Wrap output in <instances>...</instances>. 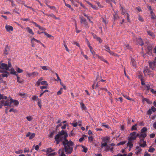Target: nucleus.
Wrapping results in <instances>:
<instances>
[{"mask_svg":"<svg viewBox=\"0 0 156 156\" xmlns=\"http://www.w3.org/2000/svg\"><path fill=\"white\" fill-rule=\"evenodd\" d=\"M80 105L81 107L83 110H86L87 108L85 106V105L83 104V102H81L80 103Z\"/></svg>","mask_w":156,"mask_h":156,"instance_id":"nucleus-22","label":"nucleus"},{"mask_svg":"<svg viewBox=\"0 0 156 156\" xmlns=\"http://www.w3.org/2000/svg\"><path fill=\"white\" fill-rule=\"evenodd\" d=\"M105 147L106 148L105 151H108L109 150L110 147L109 146H108L107 144V145Z\"/></svg>","mask_w":156,"mask_h":156,"instance_id":"nucleus-53","label":"nucleus"},{"mask_svg":"<svg viewBox=\"0 0 156 156\" xmlns=\"http://www.w3.org/2000/svg\"><path fill=\"white\" fill-rule=\"evenodd\" d=\"M137 125V124H135V125L133 126L131 128V130L133 131L134 130H136L137 128L136 127Z\"/></svg>","mask_w":156,"mask_h":156,"instance_id":"nucleus-41","label":"nucleus"},{"mask_svg":"<svg viewBox=\"0 0 156 156\" xmlns=\"http://www.w3.org/2000/svg\"><path fill=\"white\" fill-rule=\"evenodd\" d=\"M9 49V47L8 45H6L5 49L3 50V54L4 55H6L8 54Z\"/></svg>","mask_w":156,"mask_h":156,"instance_id":"nucleus-12","label":"nucleus"},{"mask_svg":"<svg viewBox=\"0 0 156 156\" xmlns=\"http://www.w3.org/2000/svg\"><path fill=\"white\" fill-rule=\"evenodd\" d=\"M147 134L145 133H142L140 134V138H145L147 136Z\"/></svg>","mask_w":156,"mask_h":156,"instance_id":"nucleus-26","label":"nucleus"},{"mask_svg":"<svg viewBox=\"0 0 156 156\" xmlns=\"http://www.w3.org/2000/svg\"><path fill=\"white\" fill-rule=\"evenodd\" d=\"M136 42L139 45L142 46L144 44V43L141 38H139L136 39Z\"/></svg>","mask_w":156,"mask_h":156,"instance_id":"nucleus-14","label":"nucleus"},{"mask_svg":"<svg viewBox=\"0 0 156 156\" xmlns=\"http://www.w3.org/2000/svg\"><path fill=\"white\" fill-rule=\"evenodd\" d=\"M83 14L84 16L87 17V19L91 23H92V22L91 21H90V17L88 16L85 13H83Z\"/></svg>","mask_w":156,"mask_h":156,"instance_id":"nucleus-49","label":"nucleus"},{"mask_svg":"<svg viewBox=\"0 0 156 156\" xmlns=\"http://www.w3.org/2000/svg\"><path fill=\"white\" fill-rule=\"evenodd\" d=\"M147 32L148 34L152 38H154L155 37V35L153 33L150 31H148Z\"/></svg>","mask_w":156,"mask_h":156,"instance_id":"nucleus-19","label":"nucleus"},{"mask_svg":"<svg viewBox=\"0 0 156 156\" xmlns=\"http://www.w3.org/2000/svg\"><path fill=\"white\" fill-rule=\"evenodd\" d=\"M90 52L92 53L93 55V56L94 57V58L96 57L97 56L98 57H99V56H98L97 55L95 54V52H94V51L93 50V49H91V51H90Z\"/></svg>","mask_w":156,"mask_h":156,"instance_id":"nucleus-36","label":"nucleus"},{"mask_svg":"<svg viewBox=\"0 0 156 156\" xmlns=\"http://www.w3.org/2000/svg\"><path fill=\"white\" fill-rule=\"evenodd\" d=\"M142 100H143V101H145L148 104H151V101H150L149 99H147V98H143Z\"/></svg>","mask_w":156,"mask_h":156,"instance_id":"nucleus-30","label":"nucleus"},{"mask_svg":"<svg viewBox=\"0 0 156 156\" xmlns=\"http://www.w3.org/2000/svg\"><path fill=\"white\" fill-rule=\"evenodd\" d=\"M127 142L126 141H124L118 143L117 144V146H119L121 145H123L125 144Z\"/></svg>","mask_w":156,"mask_h":156,"instance_id":"nucleus-33","label":"nucleus"},{"mask_svg":"<svg viewBox=\"0 0 156 156\" xmlns=\"http://www.w3.org/2000/svg\"><path fill=\"white\" fill-rule=\"evenodd\" d=\"M74 135L73 133V131L72 130L70 133L69 134V136H73Z\"/></svg>","mask_w":156,"mask_h":156,"instance_id":"nucleus-52","label":"nucleus"},{"mask_svg":"<svg viewBox=\"0 0 156 156\" xmlns=\"http://www.w3.org/2000/svg\"><path fill=\"white\" fill-rule=\"evenodd\" d=\"M38 98V97L36 95H34L33 96L32 98V99L33 100H35Z\"/></svg>","mask_w":156,"mask_h":156,"instance_id":"nucleus-59","label":"nucleus"},{"mask_svg":"<svg viewBox=\"0 0 156 156\" xmlns=\"http://www.w3.org/2000/svg\"><path fill=\"white\" fill-rule=\"evenodd\" d=\"M152 111L151 109H149V110L147 112V115H151L152 113Z\"/></svg>","mask_w":156,"mask_h":156,"instance_id":"nucleus-58","label":"nucleus"},{"mask_svg":"<svg viewBox=\"0 0 156 156\" xmlns=\"http://www.w3.org/2000/svg\"><path fill=\"white\" fill-rule=\"evenodd\" d=\"M17 76V81L19 83H22L23 82V79L22 78H20V77L18 76V75Z\"/></svg>","mask_w":156,"mask_h":156,"instance_id":"nucleus-20","label":"nucleus"},{"mask_svg":"<svg viewBox=\"0 0 156 156\" xmlns=\"http://www.w3.org/2000/svg\"><path fill=\"white\" fill-rule=\"evenodd\" d=\"M121 10H122V14L124 15H126V13L127 12H126V11L122 7H121Z\"/></svg>","mask_w":156,"mask_h":156,"instance_id":"nucleus-27","label":"nucleus"},{"mask_svg":"<svg viewBox=\"0 0 156 156\" xmlns=\"http://www.w3.org/2000/svg\"><path fill=\"white\" fill-rule=\"evenodd\" d=\"M136 133L135 132H134L130 133V136L128 137V140L129 141H133L136 139Z\"/></svg>","mask_w":156,"mask_h":156,"instance_id":"nucleus-5","label":"nucleus"},{"mask_svg":"<svg viewBox=\"0 0 156 156\" xmlns=\"http://www.w3.org/2000/svg\"><path fill=\"white\" fill-rule=\"evenodd\" d=\"M88 139L90 140V141H92L93 140V137L91 136H90L88 137Z\"/></svg>","mask_w":156,"mask_h":156,"instance_id":"nucleus-55","label":"nucleus"},{"mask_svg":"<svg viewBox=\"0 0 156 156\" xmlns=\"http://www.w3.org/2000/svg\"><path fill=\"white\" fill-rule=\"evenodd\" d=\"M10 73L11 74H13L14 75H15L16 76L17 75V73L16 72L15 70H14V69L13 68H11V72H10Z\"/></svg>","mask_w":156,"mask_h":156,"instance_id":"nucleus-25","label":"nucleus"},{"mask_svg":"<svg viewBox=\"0 0 156 156\" xmlns=\"http://www.w3.org/2000/svg\"><path fill=\"white\" fill-rule=\"evenodd\" d=\"M11 3V5L12 6H15V4H14V2L13 0H8Z\"/></svg>","mask_w":156,"mask_h":156,"instance_id":"nucleus-56","label":"nucleus"},{"mask_svg":"<svg viewBox=\"0 0 156 156\" xmlns=\"http://www.w3.org/2000/svg\"><path fill=\"white\" fill-rule=\"evenodd\" d=\"M16 70H17V72L18 73H22L23 71L22 69H20V68H18Z\"/></svg>","mask_w":156,"mask_h":156,"instance_id":"nucleus-51","label":"nucleus"},{"mask_svg":"<svg viewBox=\"0 0 156 156\" xmlns=\"http://www.w3.org/2000/svg\"><path fill=\"white\" fill-rule=\"evenodd\" d=\"M48 85H45L44 86H41L40 87V88L41 89H46L48 87Z\"/></svg>","mask_w":156,"mask_h":156,"instance_id":"nucleus-54","label":"nucleus"},{"mask_svg":"<svg viewBox=\"0 0 156 156\" xmlns=\"http://www.w3.org/2000/svg\"><path fill=\"white\" fill-rule=\"evenodd\" d=\"M19 102L17 100H13L11 99H10V103L9 107H14L15 106L18 105Z\"/></svg>","mask_w":156,"mask_h":156,"instance_id":"nucleus-7","label":"nucleus"},{"mask_svg":"<svg viewBox=\"0 0 156 156\" xmlns=\"http://www.w3.org/2000/svg\"><path fill=\"white\" fill-rule=\"evenodd\" d=\"M143 73L144 74L145 76H146V75H147L149 76V77H153L154 76V73L153 72L150 70L149 69L147 68L143 70Z\"/></svg>","mask_w":156,"mask_h":156,"instance_id":"nucleus-4","label":"nucleus"},{"mask_svg":"<svg viewBox=\"0 0 156 156\" xmlns=\"http://www.w3.org/2000/svg\"><path fill=\"white\" fill-rule=\"evenodd\" d=\"M127 146H129V147L132 148L133 146L132 141L128 140V143H127Z\"/></svg>","mask_w":156,"mask_h":156,"instance_id":"nucleus-17","label":"nucleus"},{"mask_svg":"<svg viewBox=\"0 0 156 156\" xmlns=\"http://www.w3.org/2000/svg\"><path fill=\"white\" fill-rule=\"evenodd\" d=\"M47 15L48 16H51V17H53V18L55 19H58L56 17V16L55 15H54L53 14H49V15Z\"/></svg>","mask_w":156,"mask_h":156,"instance_id":"nucleus-47","label":"nucleus"},{"mask_svg":"<svg viewBox=\"0 0 156 156\" xmlns=\"http://www.w3.org/2000/svg\"><path fill=\"white\" fill-rule=\"evenodd\" d=\"M41 82L40 80H38L35 83V85L36 86H39L41 84Z\"/></svg>","mask_w":156,"mask_h":156,"instance_id":"nucleus-40","label":"nucleus"},{"mask_svg":"<svg viewBox=\"0 0 156 156\" xmlns=\"http://www.w3.org/2000/svg\"><path fill=\"white\" fill-rule=\"evenodd\" d=\"M124 47L126 48V49H128L130 50L131 48V47L129 46V44H125Z\"/></svg>","mask_w":156,"mask_h":156,"instance_id":"nucleus-37","label":"nucleus"},{"mask_svg":"<svg viewBox=\"0 0 156 156\" xmlns=\"http://www.w3.org/2000/svg\"><path fill=\"white\" fill-rule=\"evenodd\" d=\"M7 70H9V69L8 67V65L5 63H2L0 65V72H3L4 71L5 73L9 74V72Z\"/></svg>","mask_w":156,"mask_h":156,"instance_id":"nucleus-3","label":"nucleus"},{"mask_svg":"<svg viewBox=\"0 0 156 156\" xmlns=\"http://www.w3.org/2000/svg\"><path fill=\"white\" fill-rule=\"evenodd\" d=\"M107 145V143L106 142H105L104 143H101V148H102L104 147H106Z\"/></svg>","mask_w":156,"mask_h":156,"instance_id":"nucleus-43","label":"nucleus"},{"mask_svg":"<svg viewBox=\"0 0 156 156\" xmlns=\"http://www.w3.org/2000/svg\"><path fill=\"white\" fill-rule=\"evenodd\" d=\"M35 134L34 133L31 134L30 136L29 137V139L31 140L33 139L35 137Z\"/></svg>","mask_w":156,"mask_h":156,"instance_id":"nucleus-44","label":"nucleus"},{"mask_svg":"<svg viewBox=\"0 0 156 156\" xmlns=\"http://www.w3.org/2000/svg\"><path fill=\"white\" fill-rule=\"evenodd\" d=\"M41 33H43L45 35L47 36L48 38H50L52 36L51 35L48 34L46 32H44L43 31L41 32Z\"/></svg>","mask_w":156,"mask_h":156,"instance_id":"nucleus-42","label":"nucleus"},{"mask_svg":"<svg viewBox=\"0 0 156 156\" xmlns=\"http://www.w3.org/2000/svg\"><path fill=\"white\" fill-rule=\"evenodd\" d=\"M151 110L152 111L154 112H155L156 111V108L153 106H152L151 107Z\"/></svg>","mask_w":156,"mask_h":156,"instance_id":"nucleus-57","label":"nucleus"},{"mask_svg":"<svg viewBox=\"0 0 156 156\" xmlns=\"http://www.w3.org/2000/svg\"><path fill=\"white\" fill-rule=\"evenodd\" d=\"M80 19L81 20L80 23H84L85 26H87V20L85 19L82 17H80Z\"/></svg>","mask_w":156,"mask_h":156,"instance_id":"nucleus-16","label":"nucleus"},{"mask_svg":"<svg viewBox=\"0 0 156 156\" xmlns=\"http://www.w3.org/2000/svg\"><path fill=\"white\" fill-rule=\"evenodd\" d=\"M26 29L27 30V31L29 33L32 35H34V33L33 32L32 30L30 29L29 27H27L26 28Z\"/></svg>","mask_w":156,"mask_h":156,"instance_id":"nucleus-23","label":"nucleus"},{"mask_svg":"<svg viewBox=\"0 0 156 156\" xmlns=\"http://www.w3.org/2000/svg\"><path fill=\"white\" fill-rule=\"evenodd\" d=\"M41 84L42 85H48L47 81H41Z\"/></svg>","mask_w":156,"mask_h":156,"instance_id":"nucleus-46","label":"nucleus"},{"mask_svg":"<svg viewBox=\"0 0 156 156\" xmlns=\"http://www.w3.org/2000/svg\"><path fill=\"white\" fill-rule=\"evenodd\" d=\"M10 101L9 100H2L1 101V104L3 105L4 106H9V107L10 104Z\"/></svg>","mask_w":156,"mask_h":156,"instance_id":"nucleus-9","label":"nucleus"},{"mask_svg":"<svg viewBox=\"0 0 156 156\" xmlns=\"http://www.w3.org/2000/svg\"><path fill=\"white\" fill-rule=\"evenodd\" d=\"M141 149L140 148L136 152V154H139L140 153H141Z\"/></svg>","mask_w":156,"mask_h":156,"instance_id":"nucleus-61","label":"nucleus"},{"mask_svg":"<svg viewBox=\"0 0 156 156\" xmlns=\"http://www.w3.org/2000/svg\"><path fill=\"white\" fill-rule=\"evenodd\" d=\"M9 112H12L14 113H16L17 112V111L16 109H14L13 108H11L9 110Z\"/></svg>","mask_w":156,"mask_h":156,"instance_id":"nucleus-45","label":"nucleus"},{"mask_svg":"<svg viewBox=\"0 0 156 156\" xmlns=\"http://www.w3.org/2000/svg\"><path fill=\"white\" fill-rule=\"evenodd\" d=\"M37 100L38 101V102H37V105L40 108H41V100L40 99H37Z\"/></svg>","mask_w":156,"mask_h":156,"instance_id":"nucleus-32","label":"nucleus"},{"mask_svg":"<svg viewBox=\"0 0 156 156\" xmlns=\"http://www.w3.org/2000/svg\"><path fill=\"white\" fill-rule=\"evenodd\" d=\"M96 39L97 40V41H98L100 43H101L102 42V40L99 37H97Z\"/></svg>","mask_w":156,"mask_h":156,"instance_id":"nucleus-48","label":"nucleus"},{"mask_svg":"<svg viewBox=\"0 0 156 156\" xmlns=\"http://www.w3.org/2000/svg\"><path fill=\"white\" fill-rule=\"evenodd\" d=\"M59 135V139H61L62 142L65 141L67 139L68 137V133L64 130H62L60 132H58V134Z\"/></svg>","mask_w":156,"mask_h":156,"instance_id":"nucleus-2","label":"nucleus"},{"mask_svg":"<svg viewBox=\"0 0 156 156\" xmlns=\"http://www.w3.org/2000/svg\"><path fill=\"white\" fill-rule=\"evenodd\" d=\"M62 90V88H61L60 90H59L57 93L58 95H60L62 94L61 91Z\"/></svg>","mask_w":156,"mask_h":156,"instance_id":"nucleus-60","label":"nucleus"},{"mask_svg":"<svg viewBox=\"0 0 156 156\" xmlns=\"http://www.w3.org/2000/svg\"><path fill=\"white\" fill-rule=\"evenodd\" d=\"M90 6L94 9H97V8L95 5H93L92 4H91Z\"/></svg>","mask_w":156,"mask_h":156,"instance_id":"nucleus-62","label":"nucleus"},{"mask_svg":"<svg viewBox=\"0 0 156 156\" xmlns=\"http://www.w3.org/2000/svg\"><path fill=\"white\" fill-rule=\"evenodd\" d=\"M60 152L61 153L60 156H66V155L64 154V152L63 151H62L61 150H60L58 151V153L60 154Z\"/></svg>","mask_w":156,"mask_h":156,"instance_id":"nucleus-28","label":"nucleus"},{"mask_svg":"<svg viewBox=\"0 0 156 156\" xmlns=\"http://www.w3.org/2000/svg\"><path fill=\"white\" fill-rule=\"evenodd\" d=\"M155 150V149L152 146H150L149 147V149L148 150V151L151 153L154 152Z\"/></svg>","mask_w":156,"mask_h":156,"instance_id":"nucleus-24","label":"nucleus"},{"mask_svg":"<svg viewBox=\"0 0 156 156\" xmlns=\"http://www.w3.org/2000/svg\"><path fill=\"white\" fill-rule=\"evenodd\" d=\"M31 23L34 24L35 26L37 27H38L39 29L41 30L42 31H45L46 30V29L44 28H43L41 27L40 25L37 24L36 23L33 21H32Z\"/></svg>","mask_w":156,"mask_h":156,"instance_id":"nucleus-11","label":"nucleus"},{"mask_svg":"<svg viewBox=\"0 0 156 156\" xmlns=\"http://www.w3.org/2000/svg\"><path fill=\"white\" fill-rule=\"evenodd\" d=\"M105 47L106 48V50L111 55L115 56H117V54H115L113 51H111L109 47L108 46L105 45Z\"/></svg>","mask_w":156,"mask_h":156,"instance_id":"nucleus-10","label":"nucleus"},{"mask_svg":"<svg viewBox=\"0 0 156 156\" xmlns=\"http://www.w3.org/2000/svg\"><path fill=\"white\" fill-rule=\"evenodd\" d=\"M150 68L152 70H155L156 66V57L155 58L154 61L152 62H148Z\"/></svg>","mask_w":156,"mask_h":156,"instance_id":"nucleus-6","label":"nucleus"},{"mask_svg":"<svg viewBox=\"0 0 156 156\" xmlns=\"http://www.w3.org/2000/svg\"><path fill=\"white\" fill-rule=\"evenodd\" d=\"M153 47L151 44H149L147 46V53L150 55H152V49Z\"/></svg>","mask_w":156,"mask_h":156,"instance_id":"nucleus-8","label":"nucleus"},{"mask_svg":"<svg viewBox=\"0 0 156 156\" xmlns=\"http://www.w3.org/2000/svg\"><path fill=\"white\" fill-rule=\"evenodd\" d=\"M150 14H151V19H154L156 18V16L154 14L153 11H151Z\"/></svg>","mask_w":156,"mask_h":156,"instance_id":"nucleus-21","label":"nucleus"},{"mask_svg":"<svg viewBox=\"0 0 156 156\" xmlns=\"http://www.w3.org/2000/svg\"><path fill=\"white\" fill-rule=\"evenodd\" d=\"M59 135L57 134L56 135L55 137V141L56 142V145L58 144L59 142L61 141H62L61 139H59Z\"/></svg>","mask_w":156,"mask_h":156,"instance_id":"nucleus-13","label":"nucleus"},{"mask_svg":"<svg viewBox=\"0 0 156 156\" xmlns=\"http://www.w3.org/2000/svg\"><path fill=\"white\" fill-rule=\"evenodd\" d=\"M147 128L146 127H144L141 130V133H143L147 131Z\"/></svg>","mask_w":156,"mask_h":156,"instance_id":"nucleus-34","label":"nucleus"},{"mask_svg":"<svg viewBox=\"0 0 156 156\" xmlns=\"http://www.w3.org/2000/svg\"><path fill=\"white\" fill-rule=\"evenodd\" d=\"M117 156H126V154H118Z\"/></svg>","mask_w":156,"mask_h":156,"instance_id":"nucleus-64","label":"nucleus"},{"mask_svg":"<svg viewBox=\"0 0 156 156\" xmlns=\"http://www.w3.org/2000/svg\"><path fill=\"white\" fill-rule=\"evenodd\" d=\"M126 15H127L126 18H127V21L128 22H130V20L129 19V15L128 13H127Z\"/></svg>","mask_w":156,"mask_h":156,"instance_id":"nucleus-50","label":"nucleus"},{"mask_svg":"<svg viewBox=\"0 0 156 156\" xmlns=\"http://www.w3.org/2000/svg\"><path fill=\"white\" fill-rule=\"evenodd\" d=\"M110 140V138L107 136L106 137H104L101 138V140L103 142H108V141Z\"/></svg>","mask_w":156,"mask_h":156,"instance_id":"nucleus-18","label":"nucleus"},{"mask_svg":"<svg viewBox=\"0 0 156 156\" xmlns=\"http://www.w3.org/2000/svg\"><path fill=\"white\" fill-rule=\"evenodd\" d=\"M5 28L6 30L8 31H9L10 30L12 31L13 30V27L11 26L6 25L5 26Z\"/></svg>","mask_w":156,"mask_h":156,"instance_id":"nucleus-15","label":"nucleus"},{"mask_svg":"<svg viewBox=\"0 0 156 156\" xmlns=\"http://www.w3.org/2000/svg\"><path fill=\"white\" fill-rule=\"evenodd\" d=\"M147 143H146V141H145V142H143V144H140V146L141 147H145L146 145H147Z\"/></svg>","mask_w":156,"mask_h":156,"instance_id":"nucleus-39","label":"nucleus"},{"mask_svg":"<svg viewBox=\"0 0 156 156\" xmlns=\"http://www.w3.org/2000/svg\"><path fill=\"white\" fill-rule=\"evenodd\" d=\"M56 153L55 152H53L51 153H50L48 154L47 156H54L55 155Z\"/></svg>","mask_w":156,"mask_h":156,"instance_id":"nucleus-63","label":"nucleus"},{"mask_svg":"<svg viewBox=\"0 0 156 156\" xmlns=\"http://www.w3.org/2000/svg\"><path fill=\"white\" fill-rule=\"evenodd\" d=\"M131 62L132 65L133 67H135L136 66V61L135 59L133 58L131 59Z\"/></svg>","mask_w":156,"mask_h":156,"instance_id":"nucleus-31","label":"nucleus"},{"mask_svg":"<svg viewBox=\"0 0 156 156\" xmlns=\"http://www.w3.org/2000/svg\"><path fill=\"white\" fill-rule=\"evenodd\" d=\"M53 151H54L53 150H52L51 148L50 147V148H48L47 150V151H46V152L47 153V154H48V153H51V152Z\"/></svg>","mask_w":156,"mask_h":156,"instance_id":"nucleus-38","label":"nucleus"},{"mask_svg":"<svg viewBox=\"0 0 156 156\" xmlns=\"http://www.w3.org/2000/svg\"><path fill=\"white\" fill-rule=\"evenodd\" d=\"M62 144L63 145V151L66 154H70L73 152L74 143L71 140H66L63 141Z\"/></svg>","mask_w":156,"mask_h":156,"instance_id":"nucleus-1","label":"nucleus"},{"mask_svg":"<svg viewBox=\"0 0 156 156\" xmlns=\"http://www.w3.org/2000/svg\"><path fill=\"white\" fill-rule=\"evenodd\" d=\"M125 98H126L127 99L131 101L132 100V99L130 98H129V97L127 95L125 94H123L122 95Z\"/></svg>","mask_w":156,"mask_h":156,"instance_id":"nucleus-35","label":"nucleus"},{"mask_svg":"<svg viewBox=\"0 0 156 156\" xmlns=\"http://www.w3.org/2000/svg\"><path fill=\"white\" fill-rule=\"evenodd\" d=\"M2 73H3L1 74V75L3 77H7L9 74H9L7 73H5L4 71Z\"/></svg>","mask_w":156,"mask_h":156,"instance_id":"nucleus-29","label":"nucleus"}]
</instances>
